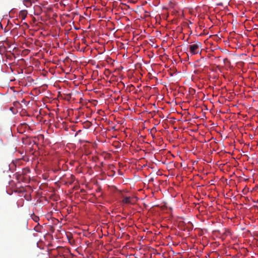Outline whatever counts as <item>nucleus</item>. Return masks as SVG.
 Here are the masks:
<instances>
[{"instance_id":"20e7f679","label":"nucleus","mask_w":258,"mask_h":258,"mask_svg":"<svg viewBox=\"0 0 258 258\" xmlns=\"http://www.w3.org/2000/svg\"><path fill=\"white\" fill-rule=\"evenodd\" d=\"M32 219L35 221L37 222L39 220V217L34 215V217H32Z\"/></svg>"},{"instance_id":"7ed1b4c3","label":"nucleus","mask_w":258,"mask_h":258,"mask_svg":"<svg viewBox=\"0 0 258 258\" xmlns=\"http://www.w3.org/2000/svg\"><path fill=\"white\" fill-rule=\"evenodd\" d=\"M21 17H22V19H25L26 17V14H25V13L24 12H21Z\"/></svg>"},{"instance_id":"f257e3e1","label":"nucleus","mask_w":258,"mask_h":258,"mask_svg":"<svg viewBox=\"0 0 258 258\" xmlns=\"http://www.w3.org/2000/svg\"><path fill=\"white\" fill-rule=\"evenodd\" d=\"M116 191L118 194L120 196V199H121L120 201V204L123 206H127L130 205L134 204L136 201L137 199L136 197L134 196H127L126 194L127 192H125L123 190L118 189L116 188Z\"/></svg>"},{"instance_id":"f03ea898","label":"nucleus","mask_w":258,"mask_h":258,"mask_svg":"<svg viewBox=\"0 0 258 258\" xmlns=\"http://www.w3.org/2000/svg\"><path fill=\"white\" fill-rule=\"evenodd\" d=\"M201 46V43L200 42H197L196 43L190 45L189 46V49L191 54L194 55L197 54L199 52Z\"/></svg>"},{"instance_id":"39448f33","label":"nucleus","mask_w":258,"mask_h":258,"mask_svg":"<svg viewBox=\"0 0 258 258\" xmlns=\"http://www.w3.org/2000/svg\"><path fill=\"white\" fill-rule=\"evenodd\" d=\"M205 211H203V210H202V211H201V213H203V212H204Z\"/></svg>"}]
</instances>
